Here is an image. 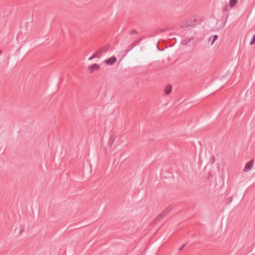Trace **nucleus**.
Wrapping results in <instances>:
<instances>
[{
  "label": "nucleus",
  "instance_id": "obj_1",
  "mask_svg": "<svg viewBox=\"0 0 255 255\" xmlns=\"http://www.w3.org/2000/svg\"><path fill=\"white\" fill-rule=\"evenodd\" d=\"M172 209L170 206L166 208L162 212H161L153 221L155 224L159 222L162 218L166 216Z\"/></svg>",
  "mask_w": 255,
  "mask_h": 255
},
{
  "label": "nucleus",
  "instance_id": "obj_2",
  "mask_svg": "<svg viewBox=\"0 0 255 255\" xmlns=\"http://www.w3.org/2000/svg\"><path fill=\"white\" fill-rule=\"evenodd\" d=\"M254 160L252 159L250 161L248 162L245 166L243 171L245 172H248L253 168L254 166Z\"/></svg>",
  "mask_w": 255,
  "mask_h": 255
},
{
  "label": "nucleus",
  "instance_id": "obj_3",
  "mask_svg": "<svg viewBox=\"0 0 255 255\" xmlns=\"http://www.w3.org/2000/svg\"><path fill=\"white\" fill-rule=\"evenodd\" d=\"M108 48L106 47H102L96 51L94 54L97 58H100L103 54V53L107 50Z\"/></svg>",
  "mask_w": 255,
  "mask_h": 255
},
{
  "label": "nucleus",
  "instance_id": "obj_4",
  "mask_svg": "<svg viewBox=\"0 0 255 255\" xmlns=\"http://www.w3.org/2000/svg\"><path fill=\"white\" fill-rule=\"evenodd\" d=\"M117 61V58L115 56H113L110 58L105 60V63L108 65H113Z\"/></svg>",
  "mask_w": 255,
  "mask_h": 255
},
{
  "label": "nucleus",
  "instance_id": "obj_5",
  "mask_svg": "<svg viewBox=\"0 0 255 255\" xmlns=\"http://www.w3.org/2000/svg\"><path fill=\"white\" fill-rule=\"evenodd\" d=\"M100 68V65L97 64H93L90 67H89L88 69V71L92 73H93L95 70H97Z\"/></svg>",
  "mask_w": 255,
  "mask_h": 255
},
{
  "label": "nucleus",
  "instance_id": "obj_6",
  "mask_svg": "<svg viewBox=\"0 0 255 255\" xmlns=\"http://www.w3.org/2000/svg\"><path fill=\"white\" fill-rule=\"evenodd\" d=\"M116 139V136L114 135H112L110 136L109 139L108 146L111 147L112 145L115 141Z\"/></svg>",
  "mask_w": 255,
  "mask_h": 255
},
{
  "label": "nucleus",
  "instance_id": "obj_7",
  "mask_svg": "<svg viewBox=\"0 0 255 255\" xmlns=\"http://www.w3.org/2000/svg\"><path fill=\"white\" fill-rule=\"evenodd\" d=\"M172 90V86L170 85H167L164 90V92L166 95L169 94Z\"/></svg>",
  "mask_w": 255,
  "mask_h": 255
},
{
  "label": "nucleus",
  "instance_id": "obj_8",
  "mask_svg": "<svg viewBox=\"0 0 255 255\" xmlns=\"http://www.w3.org/2000/svg\"><path fill=\"white\" fill-rule=\"evenodd\" d=\"M238 3V0H230L229 5L231 8L235 6Z\"/></svg>",
  "mask_w": 255,
  "mask_h": 255
},
{
  "label": "nucleus",
  "instance_id": "obj_9",
  "mask_svg": "<svg viewBox=\"0 0 255 255\" xmlns=\"http://www.w3.org/2000/svg\"><path fill=\"white\" fill-rule=\"evenodd\" d=\"M136 42H133L132 43H131L129 46H128V49L127 50V53H128V51H129L130 50H131L133 47H134L135 46H136Z\"/></svg>",
  "mask_w": 255,
  "mask_h": 255
},
{
  "label": "nucleus",
  "instance_id": "obj_10",
  "mask_svg": "<svg viewBox=\"0 0 255 255\" xmlns=\"http://www.w3.org/2000/svg\"><path fill=\"white\" fill-rule=\"evenodd\" d=\"M232 201H233V197L230 196V197H229L227 199L226 204H229L231 203L232 202Z\"/></svg>",
  "mask_w": 255,
  "mask_h": 255
},
{
  "label": "nucleus",
  "instance_id": "obj_11",
  "mask_svg": "<svg viewBox=\"0 0 255 255\" xmlns=\"http://www.w3.org/2000/svg\"><path fill=\"white\" fill-rule=\"evenodd\" d=\"M212 38H213V40H212V41L211 42V45L213 44V43H214L215 40L218 39V36L217 35H214V36H212Z\"/></svg>",
  "mask_w": 255,
  "mask_h": 255
},
{
  "label": "nucleus",
  "instance_id": "obj_12",
  "mask_svg": "<svg viewBox=\"0 0 255 255\" xmlns=\"http://www.w3.org/2000/svg\"><path fill=\"white\" fill-rule=\"evenodd\" d=\"M255 43V34H254L250 42L251 45H253Z\"/></svg>",
  "mask_w": 255,
  "mask_h": 255
},
{
  "label": "nucleus",
  "instance_id": "obj_13",
  "mask_svg": "<svg viewBox=\"0 0 255 255\" xmlns=\"http://www.w3.org/2000/svg\"><path fill=\"white\" fill-rule=\"evenodd\" d=\"M210 162L212 164H214L215 162V156H213L212 159H211Z\"/></svg>",
  "mask_w": 255,
  "mask_h": 255
},
{
  "label": "nucleus",
  "instance_id": "obj_14",
  "mask_svg": "<svg viewBox=\"0 0 255 255\" xmlns=\"http://www.w3.org/2000/svg\"><path fill=\"white\" fill-rule=\"evenodd\" d=\"M23 227L22 226H20L19 230V234H21V233L23 231Z\"/></svg>",
  "mask_w": 255,
  "mask_h": 255
},
{
  "label": "nucleus",
  "instance_id": "obj_15",
  "mask_svg": "<svg viewBox=\"0 0 255 255\" xmlns=\"http://www.w3.org/2000/svg\"><path fill=\"white\" fill-rule=\"evenodd\" d=\"M97 58V57H96V56H95V54H94L93 55V56H92L90 57L88 59V60H91L93 59V58Z\"/></svg>",
  "mask_w": 255,
  "mask_h": 255
},
{
  "label": "nucleus",
  "instance_id": "obj_16",
  "mask_svg": "<svg viewBox=\"0 0 255 255\" xmlns=\"http://www.w3.org/2000/svg\"><path fill=\"white\" fill-rule=\"evenodd\" d=\"M186 244H184V245H183L179 249V251H180L181 250H182L184 247L186 246Z\"/></svg>",
  "mask_w": 255,
  "mask_h": 255
},
{
  "label": "nucleus",
  "instance_id": "obj_17",
  "mask_svg": "<svg viewBox=\"0 0 255 255\" xmlns=\"http://www.w3.org/2000/svg\"><path fill=\"white\" fill-rule=\"evenodd\" d=\"M134 33H137V32L135 29H133L132 30L131 34H134Z\"/></svg>",
  "mask_w": 255,
  "mask_h": 255
},
{
  "label": "nucleus",
  "instance_id": "obj_18",
  "mask_svg": "<svg viewBox=\"0 0 255 255\" xmlns=\"http://www.w3.org/2000/svg\"><path fill=\"white\" fill-rule=\"evenodd\" d=\"M212 38V36H211V37L209 38V41H210Z\"/></svg>",
  "mask_w": 255,
  "mask_h": 255
},
{
  "label": "nucleus",
  "instance_id": "obj_19",
  "mask_svg": "<svg viewBox=\"0 0 255 255\" xmlns=\"http://www.w3.org/2000/svg\"><path fill=\"white\" fill-rule=\"evenodd\" d=\"M228 14L227 15L226 18V21H227V19L228 18Z\"/></svg>",
  "mask_w": 255,
  "mask_h": 255
},
{
  "label": "nucleus",
  "instance_id": "obj_20",
  "mask_svg": "<svg viewBox=\"0 0 255 255\" xmlns=\"http://www.w3.org/2000/svg\"><path fill=\"white\" fill-rule=\"evenodd\" d=\"M224 10V11H227V7H226Z\"/></svg>",
  "mask_w": 255,
  "mask_h": 255
},
{
  "label": "nucleus",
  "instance_id": "obj_21",
  "mask_svg": "<svg viewBox=\"0 0 255 255\" xmlns=\"http://www.w3.org/2000/svg\"><path fill=\"white\" fill-rule=\"evenodd\" d=\"M191 38H189L188 42H189L191 40Z\"/></svg>",
  "mask_w": 255,
  "mask_h": 255
},
{
  "label": "nucleus",
  "instance_id": "obj_22",
  "mask_svg": "<svg viewBox=\"0 0 255 255\" xmlns=\"http://www.w3.org/2000/svg\"><path fill=\"white\" fill-rule=\"evenodd\" d=\"M164 179H166V178H167V177H166V176H164Z\"/></svg>",
  "mask_w": 255,
  "mask_h": 255
},
{
  "label": "nucleus",
  "instance_id": "obj_23",
  "mask_svg": "<svg viewBox=\"0 0 255 255\" xmlns=\"http://www.w3.org/2000/svg\"><path fill=\"white\" fill-rule=\"evenodd\" d=\"M1 53V50H0V54Z\"/></svg>",
  "mask_w": 255,
  "mask_h": 255
}]
</instances>
